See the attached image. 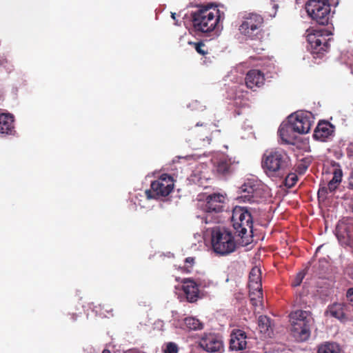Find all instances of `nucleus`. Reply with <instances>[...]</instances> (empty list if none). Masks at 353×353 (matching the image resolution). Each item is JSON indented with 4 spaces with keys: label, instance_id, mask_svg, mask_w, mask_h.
<instances>
[{
    "label": "nucleus",
    "instance_id": "1",
    "mask_svg": "<svg viewBox=\"0 0 353 353\" xmlns=\"http://www.w3.org/2000/svg\"><path fill=\"white\" fill-rule=\"evenodd\" d=\"M203 239L205 242L210 240L212 250L221 256L228 255L236 248L232 232L225 228H208L203 232Z\"/></svg>",
    "mask_w": 353,
    "mask_h": 353
},
{
    "label": "nucleus",
    "instance_id": "2",
    "mask_svg": "<svg viewBox=\"0 0 353 353\" xmlns=\"http://www.w3.org/2000/svg\"><path fill=\"white\" fill-rule=\"evenodd\" d=\"M254 212L255 210L251 208L241 206H236L232 210L231 222L233 228L245 245L252 241Z\"/></svg>",
    "mask_w": 353,
    "mask_h": 353
},
{
    "label": "nucleus",
    "instance_id": "3",
    "mask_svg": "<svg viewBox=\"0 0 353 353\" xmlns=\"http://www.w3.org/2000/svg\"><path fill=\"white\" fill-rule=\"evenodd\" d=\"M261 166L269 176H283L291 167V159L284 150L271 149L263 154Z\"/></svg>",
    "mask_w": 353,
    "mask_h": 353
},
{
    "label": "nucleus",
    "instance_id": "4",
    "mask_svg": "<svg viewBox=\"0 0 353 353\" xmlns=\"http://www.w3.org/2000/svg\"><path fill=\"white\" fill-rule=\"evenodd\" d=\"M291 332L299 341H305L311 334V329L314 323L312 312L302 310L292 312L290 315Z\"/></svg>",
    "mask_w": 353,
    "mask_h": 353
},
{
    "label": "nucleus",
    "instance_id": "5",
    "mask_svg": "<svg viewBox=\"0 0 353 353\" xmlns=\"http://www.w3.org/2000/svg\"><path fill=\"white\" fill-rule=\"evenodd\" d=\"M312 114L310 112H296L288 117V124L285 128L279 130L281 138L286 142L289 141L285 138V133L293 131L299 134H307L312 126Z\"/></svg>",
    "mask_w": 353,
    "mask_h": 353
},
{
    "label": "nucleus",
    "instance_id": "6",
    "mask_svg": "<svg viewBox=\"0 0 353 353\" xmlns=\"http://www.w3.org/2000/svg\"><path fill=\"white\" fill-rule=\"evenodd\" d=\"M330 0H307L305 10L313 21L321 26L329 23L330 17Z\"/></svg>",
    "mask_w": 353,
    "mask_h": 353
},
{
    "label": "nucleus",
    "instance_id": "7",
    "mask_svg": "<svg viewBox=\"0 0 353 353\" xmlns=\"http://www.w3.org/2000/svg\"><path fill=\"white\" fill-rule=\"evenodd\" d=\"M225 196L224 194L214 192L210 186H205L203 191L200 192V201H203L201 209L204 212L218 213L223 210Z\"/></svg>",
    "mask_w": 353,
    "mask_h": 353
},
{
    "label": "nucleus",
    "instance_id": "8",
    "mask_svg": "<svg viewBox=\"0 0 353 353\" xmlns=\"http://www.w3.org/2000/svg\"><path fill=\"white\" fill-rule=\"evenodd\" d=\"M324 30H312L307 35L308 49L314 55V58H321L330 50V38H326Z\"/></svg>",
    "mask_w": 353,
    "mask_h": 353
},
{
    "label": "nucleus",
    "instance_id": "9",
    "mask_svg": "<svg viewBox=\"0 0 353 353\" xmlns=\"http://www.w3.org/2000/svg\"><path fill=\"white\" fill-rule=\"evenodd\" d=\"M219 19V10L213 3L200 4V32H210L214 30Z\"/></svg>",
    "mask_w": 353,
    "mask_h": 353
},
{
    "label": "nucleus",
    "instance_id": "10",
    "mask_svg": "<svg viewBox=\"0 0 353 353\" xmlns=\"http://www.w3.org/2000/svg\"><path fill=\"white\" fill-rule=\"evenodd\" d=\"M174 188V181L171 176L163 174L157 180L152 182L150 189L145 190L148 199L167 196Z\"/></svg>",
    "mask_w": 353,
    "mask_h": 353
},
{
    "label": "nucleus",
    "instance_id": "11",
    "mask_svg": "<svg viewBox=\"0 0 353 353\" xmlns=\"http://www.w3.org/2000/svg\"><path fill=\"white\" fill-rule=\"evenodd\" d=\"M263 21V18L259 14H245L239 26V30L241 34L253 39L261 32Z\"/></svg>",
    "mask_w": 353,
    "mask_h": 353
},
{
    "label": "nucleus",
    "instance_id": "12",
    "mask_svg": "<svg viewBox=\"0 0 353 353\" xmlns=\"http://www.w3.org/2000/svg\"><path fill=\"white\" fill-rule=\"evenodd\" d=\"M240 195L237 199L239 203H259L261 199V190L259 185L252 181L245 183L239 188Z\"/></svg>",
    "mask_w": 353,
    "mask_h": 353
},
{
    "label": "nucleus",
    "instance_id": "13",
    "mask_svg": "<svg viewBox=\"0 0 353 353\" xmlns=\"http://www.w3.org/2000/svg\"><path fill=\"white\" fill-rule=\"evenodd\" d=\"M223 343L221 337L215 334H204L200 339V348L210 353L221 352L223 350Z\"/></svg>",
    "mask_w": 353,
    "mask_h": 353
},
{
    "label": "nucleus",
    "instance_id": "14",
    "mask_svg": "<svg viewBox=\"0 0 353 353\" xmlns=\"http://www.w3.org/2000/svg\"><path fill=\"white\" fill-rule=\"evenodd\" d=\"M245 81L248 88L255 91L264 84L265 76L259 70H250L246 74Z\"/></svg>",
    "mask_w": 353,
    "mask_h": 353
},
{
    "label": "nucleus",
    "instance_id": "15",
    "mask_svg": "<svg viewBox=\"0 0 353 353\" xmlns=\"http://www.w3.org/2000/svg\"><path fill=\"white\" fill-rule=\"evenodd\" d=\"M246 334L241 330H234L230 334V349L232 351L243 350L246 347Z\"/></svg>",
    "mask_w": 353,
    "mask_h": 353
},
{
    "label": "nucleus",
    "instance_id": "16",
    "mask_svg": "<svg viewBox=\"0 0 353 353\" xmlns=\"http://www.w3.org/2000/svg\"><path fill=\"white\" fill-rule=\"evenodd\" d=\"M14 117L10 113L0 114V134L14 135L15 133Z\"/></svg>",
    "mask_w": 353,
    "mask_h": 353
},
{
    "label": "nucleus",
    "instance_id": "17",
    "mask_svg": "<svg viewBox=\"0 0 353 353\" xmlns=\"http://www.w3.org/2000/svg\"><path fill=\"white\" fill-rule=\"evenodd\" d=\"M210 163L213 164L216 172L220 174H228L232 172V163L230 159L225 156H221L216 159H211Z\"/></svg>",
    "mask_w": 353,
    "mask_h": 353
},
{
    "label": "nucleus",
    "instance_id": "18",
    "mask_svg": "<svg viewBox=\"0 0 353 353\" xmlns=\"http://www.w3.org/2000/svg\"><path fill=\"white\" fill-rule=\"evenodd\" d=\"M332 132L333 127L329 122H320L314 130L313 137L316 140L325 141Z\"/></svg>",
    "mask_w": 353,
    "mask_h": 353
},
{
    "label": "nucleus",
    "instance_id": "19",
    "mask_svg": "<svg viewBox=\"0 0 353 353\" xmlns=\"http://www.w3.org/2000/svg\"><path fill=\"white\" fill-rule=\"evenodd\" d=\"M183 290L189 302L194 303L199 298V285L192 280L187 279L183 281Z\"/></svg>",
    "mask_w": 353,
    "mask_h": 353
},
{
    "label": "nucleus",
    "instance_id": "20",
    "mask_svg": "<svg viewBox=\"0 0 353 353\" xmlns=\"http://www.w3.org/2000/svg\"><path fill=\"white\" fill-rule=\"evenodd\" d=\"M347 305L343 303H335L328 306L326 313L341 321H346L347 317L345 312Z\"/></svg>",
    "mask_w": 353,
    "mask_h": 353
},
{
    "label": "nucleus",
    "instance_id": "21",
    "mask_svg": "<svg viewBox=\"0 0 353 353\" xmlns=\"http://www.w3.org/2000/svg\"><path fill=\"white\" fill-rule=\"evenodd\" d=\"M249 289L252 290H261V272L258 267L252 268L249 274Z\"/></svg>",
    "mask_w": 353,
    "mask_h": 353
},
{
    "label": "nucleus",
    "instance_id": "22",
    "mask_svg": "<svg viewBox=\"0 0 353 353\" xmlns=\"http://www.w3.org/2000/svg\"><path fill=\"white\" fill-rule=\"evenodd\" d=\"M258 326L261 333L271 337L272 328L271 319L267 316H260L258 319Z\"/></svg>",
    "mask_w": 353,
    "mask_h": 353
},
{
    "label": "nucleus",
    "instance_id": "23",
    "mask_svg": "<svg viewBox=\"0 0 353 353\" xmlns=\"http://www.w3.org/2000/svg\"><path fill=\"white\" fill-rule=\"evenodd\" d=\"M343 176L342 170L340 168H334L333 171V177L329 181L327 188L329 189L330 192H333L336 190L339 183L341 182Z\"/></svg>",
    "mask_w": 353,
    "mask_h": 353
},
{
    "label": "nucleus",
    "instance_id": "24",
    "mask_svg": "<svg viewBox=\"0 0 353 353\" xmlns=\"http://www.w3.org/2000/svg\"><path fill=\"white\" fill-rule=\"evenodd\" d=\"M249 296L250 303L254 307H257L262 304L263 301V292L261 290H252L249 289Z\"/></svg>",
    "mask_w": 353,
    "mask_h": 353
},
{
    "label": "nucleus",
    "instance_id": "25",
    "mask_svg": "<svg viewBox=\"0 0 353 353\" xmlns=\"http://www.w3.org/2000/svg\"><path fill=\"white\" fill-rule=\"evenodd\" d=\"M318 353H341V348L334 343H326L319 347Z\"/></svg>",
    "mask_w": 353,
    "mask_h": 353
},
{
    "label": "nucleus",
    "instance_id": "26",
    "mask_svg": "<svg viewBox=\"0 0 353 353\" xmlns=\"http://www.w3.org/2000/svg\"><path fill=\"white\" fill-rule=\"evenodd\" d=\"M192 16V26L189 28V32L194 37L199 35V10L193 12Z\"/></svg>",
    "mask_w": 353,
    "mask_h": 353
},
{
    "label": "nucleus",
    "instance_id": "27",
    "mask_svg": "<svg viewBox=\"0 0 353 353\" xmlns=\"http://www.w3.org/2000/svg\"><path fill=\"white\" fill-rule=\"evenodd\" d=\"M185 326L190 330H196L199 328V320L194 317H187L184 319Z\"/></svg>",
    "mask_w": 353,
    "mask_h": 353
},
{
    "label": "nucleus",
    "instance_id": "28",
    "mask_svg": "<svg viewBox=\"0 0 353 353\" xmlns=\"http://www.w3.org/2000/svg\"><path fill=\"white\" fill-rule=\"evenodd\" d=\"M298 181V176L294 173L288 174L285 178V185L288 188H292Z\"/></svg>",
    "mask_w": 353,
    "mask_h": 353
},
{
    "label": "nucleus",
    "instance_id": "29",
    "mask_svg": "<svg viewBox=\"0 0 353 353\" xmlns=\"http://www.w3.org/2000/svg\"><path fill=\"white\" fill-rule=\"evenodd\" d=\"M328 262L325 259H320L319 261V270H314V272H316V275H318L319 277L321 276L325 272V269L327 268Z\"/></svg>",
    "mask_w": 353,
    "mask_h": 353
},
{
    "label": "nucleus",
    "instance_id": "30",
    "mask_svg": "<svg viewBox=\"0 0 353 353\" xmlns=\"http://www.w3.org/2000/svg\"><path fill=\"white\" fill-rule=\"evenodd\" d=\"M163 353H178L179 347L174 342H168L165 343V348L163 350Z\"/></svg>",
    "mask_w": 353,
    "mask_h": 353
},
{
    "label": "nucleus",
    "instance_id": "31",
    "mask_svg": "<svg viewBox=\"0 0 353 353\" xmlns=\"http://www.w3.org/2000/svg\"><path fill=\"white\" fill-rule=\"evenodd\" d=\"M305 273L303 272H299L292 282V287H297L301 285L304 279Z\"/></svg>",
    "mask_w": 353,
    "mask_h": 353
},
{
    "label": "nucleus",
    "instance_id": "32",
    "mask_svg": "<svg viewBox=\"0 0 353 353\" xmlns=\"http://www.w3.org/2000/svg\"><path fill=\"white\" fill-rule=\"evenodd\" d=\"M328 192H330V191L327 186L321 187L318 191V197L325 199Z\"/></svg>",
    "mask_w": 353,
    "mask_h": 353
},
{
    "label": "nucleus",
    "instance_id": "33",
    "mask_svg": "<svg viewBox=\"0 0 353 353\" xmlns=\"http://www.w3.org/2000/svg\"><path fill=\"white\" fill-rule=\"evenodd\" d=\"M345 274L353 280V265H349L346 268Z\"/></svg>",
    "mask_w": 353,
    "mask_h": 353
},
{
    "label": "nucleus",
    "instance_id": "34",
    "mask_svg": "<svg viewBox=\"0 0 353 353\" xmlns=\"http://www.w3.org/2000/svg\"><path fill=\"white\" fill-rule=\"evenodd\" d=\"M347 299L353 303V288H349L346 293Z\"/></svg>",
    "mask_w": 353,
    "mask_h": 353
},
{
    "label": "nucleus",
    "instance_id": "35",
    "mask_svg": "<svg viewBox=\"0 0 353 353\" xmlns=\"http://www.w3.org/2000/svg\"><path fill=\"white\" fill-rule=\"evenodd\" d=\"M348 181H349V182H348L349 189L353 190V168L350 172Z\"/></svg>",
    "mask_w": 353,
    "mask_h": 353
},
{
    "label": "nucleus",
    "instance_id": "36",
    "mask_svg": "<svg viewBox=\"0 0 353 353\" xmlns=\"http://www.w3.org/2000/svg\"><path fill=\"white\" fill-rule=\"evenodd\" d=\"M185 262L186 263H189V264H190V265H189L188 267H187V268H186V271H187V272H190V270H189L188 268L189 267H190V268H191V267L193 265L194 262V258H192V257H188V258H186V259H185Z\"/></svg>",
    "mask_w": 353,
    "mask_h": 353
},
{
    "label": "nucleus",
    "instance_id": "37",
    "mask_svg": "<svg viewBox=\"0 0 353 353\" xmlns=\"http://www.w3.org/2000/svg\"><path fill=\"white\" fill-rule=\"evenodd\" d=\"M210 216V215H206L205 216H202V217H201V221H202V222H204L205 224H207V223H208L211 222V221H212V216H210V219L208 221V216Z\"/></svg>",
    "mask_w": 353,
    "mask_h": 353
},
{
    "label": "nucleus",
    "instance_id": "38",
    "mask_svg": "<svg viewBox=\"0 0 353 353\" xmlns=\"http://www.w3.org/2000/svg\"><path fill=\"white\" fill-rule=\"evenodd\" d=\"M212 284V282L210 281H208V283H204V284L203 285L201 281L200 280V283H199V285H200V288L202 286L203 288H206V287H209L210 285Z\"/></svg>",
    "mask_w": 353,
    "mask_h": 353
},
{
    "label": "nucleus",
    "instance_id": "39",
    "mask_svg": "<svg viewBox=\"0 0 353 353\" xmlns=\"http://www.w3.org/2000/svg\"><path fill=\"white\" fill-rule=\"evenodd\" d=\"M283 0H272V1L274 3L272 6L274 9H277L278 8V4L275 3V2H281L283 1Z\"/></svg>",
    "mask_w": 353,
    "mask_h": 353
},
{
    "label": "nucleus",
    "instance_id": "40",
    "mask_svg": "<svg viewBox=\"0 0 353 353\" xmlns=\"http://www.w3.org/2000/svg\"><path fill=\"white\" fill-rule=\"evenodd\" d=\"M196 41H188V44L193 46L195 50L196 48Z\"/></svg>",
    "mask_w": 353,
    "mask_h": 353
},
{
    "label": "nucleus",
    "instance_id": "41",
    "mask_svg": "<svg viewBox=\"0 0 353 353\" xmlns=\"http://www.w3.org/2000/svg\"><path fill=\"white\" fill-rule=\"evenodd\" d=\"M196 41H188V44L193 46L195 50L196 48Z\"/></svg>",
    "mask_w": 353,
    "mask_h": 353
},
{
    "label": "nucleus",
    "instance_id": "42",
    "mask_svg": "<svg viewBox=\"0 0 353 353\" xmlns=\"http://www.w3.org/2000/svg\"><path fill=\"white\" fill-rule=\"evenodd\" d=\"M203 45V43L201 41H200V48H201V46ZM199 52H200V54H205L204 51L201 48H200Z\"/></svg>",
    "mask_w": 353,
    "mask_h": 353
},
{
    "label": "nucleus",
    "instance_id": "43",
    "mask_svg": "<svg viewBox=\"0 0 353 353\" xmlns=\"http://www.w3.org/2000/svg\"><path fill=\"white\" fill-rule=\"evenodd\" d=\"M208 294V292L203 293V292H201V291L200 290V296H199V299H201L203 296H206V294Z\"/></svg>",
    "mask_w": 353,
    "mask_h": 353
},
{
    "label": "nucleus",
    "instance_id": "44",
    "mask_svg": "<svg viewBox=\"0 0 353 353\" xmlns=\"http://www.w3.org/2000/svg\"><path fill=\"white\" fill-rule=\"evenodd\" d=\"M196 51L199 53V41H198V39H196Z\"/></svg>",
    "mask_w": 353,
    "mask_h": 353
},
{
    "label": "nucleus",
    "instance_id": "45",
    "mask_svg": "<svg viewBox=\"0 0 353 353\" xmlns=\"http://www.w3.org/2000/svg\"><path fill=\"white\" fill-rule=\"evenodd\" d=\"M171 17H172V18L174 20H175V19H176V13H174V12H172V13H171Z\"/></svg>",
    "mask_w": 353,
    "mask_h": 353
},
{
    "label": "nucleus",
    "instance_id": "46",
    "mask_svg": "<svg viewBox=\"0 0 353 353\" xmlns=\"http://www.w3.org/2000/svg\"><path fill=\"white\" fill-rule=\"evenodd\" d=\"M102 353H111V352L109 350L105 349L103 350Z\"/></svg>",
    "mask_w": 353,
    "mask_h": 353
},
{
    "label": "nucleus",
    "instance_id": "47",
    "mask_svg": "<svg viewBox=\"0 0 353 353\" xmlns=\"http://www.w3.org/2000/svg\"><path fill=\"white\" fill-rule=\"evenodd\" d=\"M199 325H200V330H201L203 329V324L200 322Z\"/></svg>",
    "mask_w": 353,
    "mask_h": 353
},
{
    "label": "nucleus",
    "instance_id": "48",
    "mask_svg": "<svg viewBox=\"0 0 353 353\" xmlns=\"http://www.w3.org/2000/svg\"><path fill=\"white\" fill-rule=\"evenodd\" d=\"M200 164H202V165H207V162H200Z\"/></svg>",
    "mask_w": 353,
    "mask_h": 353
},
{
    "label": "nucleus",
    "instance_id": "49",
    "mask_svg": "<svg viewBox=\"0 0 353 353\" xmlns=\"http://www.w3.org/2000/svg\"><path fill=\"white\" fill-rule=\"evenodd\" d=\"M210 139H208V137H207V141H207L208 143H210Z\"/></svg>",
    "mask_w": 353,
    "mask_h": 353
},
{
    "label": "nucleus",
    "instance_id": "50",
    "mask_svg": "<svg viewBox=\"0 0 353 353\" xmlns=\"http://www.w3.org/2000/svg\"><path fill=\"white\" fill-rule=\"evenodd\" d=\"M313 268H314V269H316V265L313 266Z\"/></svg>",
    "mask_w": 353,
    "mask_h": 353
}]
</instances>
